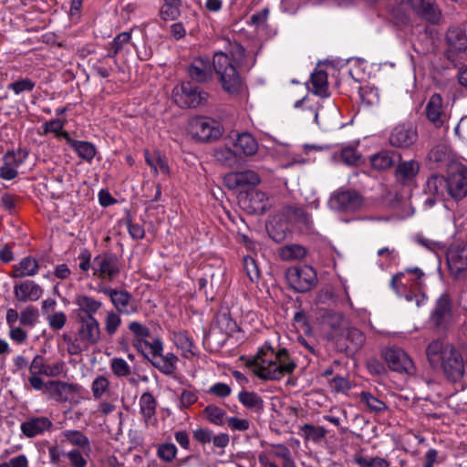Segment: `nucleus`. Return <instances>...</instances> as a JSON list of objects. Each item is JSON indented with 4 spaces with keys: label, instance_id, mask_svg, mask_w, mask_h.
<instances>
[{
    "label": "nucleus",
    "instance_id": "40",
    "mask_svg": "<svg viewBox=\"0 0 467 467\" xmlns=\"http://www.w3.org/2000/svg\"><path fill=\"white\" fill-rule=\"evenodd\" d=\"M140 410L144 420L147 422L156 413L157 400L150 392H144L140 398Z\"/></svg>",
    "mask_w": 467,
    "mask_h": 467
},
{
    "label": "nucleus",
    "instance_id": "12",
    "mask_svg": "<svg viewBox=\"0 0 467 467\" xmlns=\"http://www.w3.org/2000/svg\"><path fill=\"white\" fill-rule=\"evenodd\" d=\"M448 196L455 201H460L467 196V168L462 164H454L449 167Z\"/></svg>",
    "mask_w": 467,
    "mask_h": 467
},
{
    "label": "nucleus",
    "instance_id": "48",
    "mask_svg": "<svg viewBox=\"0 0 467 467\" xmlns=\"http://www.w3.org/2000/svg\"><path fill=\"white\" fill-rule=\"evenodd\" d=\"M203 414L205 415L207 420L213 424L222 426L225 423L224 419L226 420V412L224 410L219 408L216 405H208L203 410Z\"/></svg>",
    "mask_w": 467,
    "mask_h": 467
},
{
    "label": "nucleus",
    "instance_id": "24",
    "mask_svg": "<svg viewBox=\"0 0 467 467\" xmlns=\"http://www.w3.org/2000/svg\"><path fill=\"white\" fill-rule=\"evenodd\" d=\"M43 294V289L32 280L17 283L14 286V295L19 302L37 301Z\"/></svg>",
    "mask_w": 467,
    "mask_h": 467
},
{
    "label": "nucleus",
    "instance_id": "55",
    "mask_svg": "<svg viewBox=\"0 0 467 467\" xmlns=\"http://www.w3.org/2000/svg\"><path fill=\"white\" fill-rule=\"evenodd\" d=\"M34 88L35 82L29 78L17 80L16 82L10 83L7 86V88L13 90L16 95L25 91L30 92L34 89Z\"/></svg>",
    "mask_w": 467,
    "mask_h": 467
},
{
    "label": "nucleus",
    "instance_id": "31",
    "mask_svg": "<svg viewBox=\"0 0 467 467\" xmlns=\"http://www.w3.org/2000/svg\"><path fill=\"white\" fill-rule=\"evenodd\" d=\"M13 267L15 272L10 275L11 277H26L36 275L38 272L39 265L35 258L26 256Z\"/></svg>",
    "mask_w": 467,
    "mask_h": 467
},
{
    "label": "nucleus",
    "instance_id": "27",
    "mask_svg": "<svg viewBox=\"0 0 467 467\" xmlns=\"http://www.w3.org/2000/svg\"><path fill=\"white\" fill-rule=\"evenodd\" d=\"M400 159V154L398 152L381 150L370 157V165L375 171H383L391 168Z\"/></svg>",
    "mask_w": 467,
    "mask_h": 467
},
{
    "label": "nucleus",
    "instance_id": "46",
    "mask_svg": "<svg viewBox=\"0 0 467 467\" xmlns=\"http://www.w3.org/2000/svg\"><path fill=\"white\" fill-rule=\"evenodd\" d=\"M109 368L117 378H127L131 374V367L122 358H113L109 361Z\"/></svg>",
    "mask_w": 467,
    "mask_h": 467
},
{
    "label": "nucleus",
    "instance_id": "21",
    "mask_svg": "<svg viewBox=\"0 0 467 467\" xmlns=\"http://www.w3.org/2000/svg\"><path fill=\"white\" fill-rule=\"evenodd\" d=\"M64 369L65 362L63 360L47 363L44 357L40 355L35 356L29 366L30 373L41 374L50 378L60 376Z\"/></svg>",
    "mask_w": 467,
    "mask_h": 467
},
{
    "label": "nucleus",
    "instance_id": "59",
    "mask_svg": "<svg viewBox=\"0 0 467 467\" xmlns=\"http://www.w3.org/2000/svg\"><path fill=\"white\" fill-rule=\"evenodd\" d=\"M129 330L133 334L134 338L150 337V330L145 325L138 321H131L128 325Z\"/></svg>",
    "mask_w": 467,
    "mask_h": 467
},
{
    "label": "nucleus",
    "instance_id": "60",
    "mask_svg": "<svg viewBox=\"0 0 467 467\" xmlns=\"http://www.w3.org/2000/svg\"><path fill=\"white\" fill-rule=\"evenodd\" d=\"M405 274H410L412 275V277L409 280L411 282V286L416 289V290H420L422 285H423V277H424V273L422 272L421 269L418 268V267H414V268H407L404 272Z\"/></svg>",
    "mask_w": 467,
    "mask_h": 467
},
{
    "label": "nucleus",
    "instance_id": "39",
    "mask_svg": "<svg viewBox=\"0 0 467 467\" xmlns=\"http://www.w3.org/2000/svg\"><path fill=\"white\" fill-rule=\"evenodd\" d=\"M359 398L360 402L366 406L367 410L370 413L379 414L388 410V406L383 400H379L368 391H362L359 394Z\"/></svg>",
    "mask_w": 467,
    "mask_h": 467
},
{
    "label": "nucleus",
    "instance_id": "5",
    "mask_svg": "<svg viewBox=\"0 0 467 467\" xmlns=\"http://www.w3.org/2000/svg\"><path fill=\"white\" fill-rule=\"evenodd\" d=\"M78 328L75 337L64 334L67 351L70 356H77L87 351L91 346L99 342L101 337L100 324L97 318H77Z\"/></svg>",
    "mask_w": 467,
    "mask_h": 467
},
{
    "label": "nucleus",
    "instance_id": "45",
    "mask_svg": "<svg viewBox=\"0 0 467 467\" xmlns=\"http://www.w3.org/2000/svg\"><path fill=\"white\" fill-rule=\"evenodd\" d=\"M161 16L164 20H174L180 16L181 0H163Z\"/></svg>",
    "mask_w": 467,
    "mask_h": 467
},
{
    "label": "nucleus",
    "instance_id": "41",
    "mask_svg": "<svg viewBox=\"0 0 467 467\" xmlns=\"http://www.w3.org/2000/svg\"><path fill=\"white\" fill-rule=\"evenodd\" d=\"M327 430L322 426H315L306 423L300 427L299 435L306 441H312L314 442L321 441L327 435Z\"/></svg>",
    "mask_w": 467,
    "mask_h": 467
},
{
    "label": "nucleus",
    "instance_id": "49",
    "mask_svg": "<svg viewBox=\"0 0 467 467\" xmlns=\"http://www.w3.org/2000/svg\"><path fill=\"white\" fill-rule=\"evenodd\" d=\"M109 380L107 377L100 375L95 378L91 383V391L95 400L101 399L109 389Z\"/></svg>",
    "mask_w": 467,
    "mask_h": 467
},
{
    "label": "nucleus",
    "instance_id": "7",
    "mask_svg": "<svg viewBox=\"0 0 467 467\" xmlns=\"http://www.w3.org/2000/svg\"><path fill=\"white\" fill-rule=\"evenodd\" d=\"M285 278L290 288L298 293L308 292L317 284V273L309 265H295L287 268Z\"/></svg>",
    "mask_w": 467,
    "mask_h": 467
},
{
    "label": "nucleus",
    "instance_id": "37",
    "mask_svg": "<svg viewBox=\"0 0 467 467\" xmlns=\"http://www.w3.org/2000/svg\"><path fill=\"white\" fill-rule=\"evenodd\" d=\"M306 254V248L297 244L284 245L278 249V255L283 261L301 260Z\"/></svg>",
    "mask_w": 467,
    "mask_h": 467
},
{
    "label": "nucleus",
    "instance_id": "47",
    "mask_svg": "<svg viewBox=\"0 0 467 467\" xmlns=\"http://www.w3.org/2000/svg\"><path fill=\"white\" fill-rule=\"evenodd\" d=\"M39 317L38 309L33 306H27L20 312L19 324L26 327H34Z\"/></svg>",
    "mask_w": 467,
    "mask_h": 467
},
{
    "label": "nucleus",
    "instance_id": "11",
    "mask_svg": "<svg viewBox=\"0 0 467 467\" xmlns=\"http://www.w3.org/2000/svg\"><path fill=\"white\" fill-rule=\"evenodd\" d=\"M189 132L194 140L208 142L218 140L223 134V130L214 119L199 116L190 121Z\"/></svg>",
    "mask_w": 467,
    "mask_h": 467
},
{
    "label": "nucleus",
    "instance_id": "19",
    "mask_svg": "<svg viewBox=\"0 0 467 467\" xmlns=\"http://www.w3.org/2000/svg\"><path fill=\"white\" fill-rule=\"evenodd\" d=\"M52 428V420L45 416H30L20 425L21 432L29 439L51 431Z\"/></svg>",
    "mask_w": 467,
    "mask_h": 467
},
{
    "label": "nucleus",
    "instance_id": "36",
    "mask_svg": "<svg viewBox=\"0 0 467 467\" xmlns=\"http://www.w3.org/2000/svg\"><path fill=\"white\" fill-rule=\"evenodd\" d=\"M145 161L151 168L152 173L156 176L159 172L169 174L170 169L167 159L162 157L159 152L152 155L148 150L144 151Z\"/></svg>",
    "mask_w": 467,
    "mask_h": 467
},
{
    "label": "nucleus",
    "instance_id": "50",
    "mask_svg": "<svg viewBox=\"0 0 467 467\" xmlns=\"http://www.w3.org/2000/svg\"><path fill=\"white\" fill-rule=\"evenodd\" d=\"M177 447L171 442H164L158 446L157 456L164 462H171L177 455Z\"/></svg>",
    "mask_w": 467,
    "mask_h": 467
},
{
    "label": "nucleus",
    "instance_id": "64",
    "mask_svg": "<svg viewBox=\"0 0 467 467\" xmlns=\"http://www.w3.org/2000/svg\"><path fill=\"white\" fill-rule=\"evenodd\" d=\"M49 327L54 330H60L67 322V316L64 312L59 311L50 315L47 318Z\"/></svg>",
    "mask_w": 467,
    "mask_h": 467
},
{
    "label": "nucleus",
    "instance_id": "56",
    "mask_svg": "<svg viewBox=\"0 0 467 467\" xmlns=\"http://www.w3.org/2000/svg\"><path fill=\"white\" fill-rule=\"evenodd\" d=\"M356 462L359 467H389V464L387 460L380 457L368 458L358 457L356 459Z\"/></svg>",
    "mask_w": 467,
    "mask_h": 467
},
{
    "label": "nucleus",
    "instance_id": "54",
    "mask_svg": "<svg viewBox=\"0 0 467 467\" xmlns=\"http://www.w3.org/2000/svg\"><path fill=\"white\" fill-rule=\"evenodd\" d=\"M9 338L17 345L25 344L28 339L27 331L20 326L8 327Z\"/></svg>",
    "mask_w": 467,
    "mask_h": 467
},
{
    "label": "nucleus",
    "instance_id": "53",
    "mask_svg": "<svg viewBox=\"0 0 467 467\" xmlns=\"http://www.w3.org/2000/svg\"><path fill=\"white\" fill-rule=\"evenodd\" d=\"M285 212L289 219L308 225L311 222L309 215L303 208L289 206L285 208Z\"/></svg>",
    "mask_w": 467,
    "mask_h": 467
},
{
    "label": "nucleus",
    "instance_id": "44",
    "mask_svg": "<svg viewBox=\"0 0 467 467\" xmlns=\"http://www.w3.org/2000/svg\"><path fill=\"white\" fill-rule=\"evenodd\" d=\"M121 315L115 312L114 310H108L104 318V330L109 337L114 336L119 328L122 320Z\"/></svg>",
    "mask_w": 467,
    "mask_h": 467
},
{
    "label": "nucleus",
    "instance_id": "28",
    "mask_svg": "<svg viewBox=\"0 0 467 467\" xmlns=\"http://www.w3.org/2000/svg\"><path fill=\"white\" fill-rule=\"evenodd\" d=\"M189 77L197 82H206L212 78V69L208 60L195 58L188 67Z\"/></svg>",
    "mask_w": 467,
    "mask_h": 467
},
{
    "label": "nucleus",
    "instance_id": "10",
    "mask_svg": "<svg viewBox=\"0 0 467 467\" xmlns=\"http://www.w3.org/2000/svg\"><path fill=\"white\" fill-rule=\"evenodd\" d=\"M120 266V262L115 254L104 252L93 258L92 275L94 277L110 282L119 275Z\"/></svg>",
    "mask_w": 467,
    "mask_h": 467
},
{
    "label": "nucleus",
    "instance_id": "34",
    "mask_svg": "<svg viewBox=\"0 0 467 467\" xmlns=\"http://www.w3.org/2000/svg\"><path fill=\"white\" fill-rule=\"evenodd\" d=\"M61 435L71 445L88 452L90 451L89 440L82 431L78 430H66L62 431Z\"/></svg>",
    "mask_w": 467,
    "mask_h": 467
},
{
    "label": "nucleus",
    "instance_id": "38",
    "mask_svg": "<svg viewBox=\"0 0 467 467\" xmlns=\"http://www.w3.org/2000/svg\"><path fill=\"white\" fill-rule=\"evenodd\" d=\"M248 201L250 202V206L248 208L252 213H265L269 208L266 194L259 190H254L249 192Z\"/></svg>",
    "mask_w": 467,
    "mask_h": 467
},
{
    "label": "nucleus",
    "instance_id": "35",
    "mask_svg": "<svg viewBox=\"0 0 467 467\" xmlns=\"http://www.w3.org/2000/svg\"><path fill=\"white\" fill-rule=\"evenodd\" d=\"M238 400L248 410L257 413H261L264 410L263 399L254 391H241L238 394Z\"/></svg>",
    "mask_w": 467,
    "mask_h": 467
},
{
    "label": "nucleus",
    "instance_id": "22",
    "mask_svg": "<svg viewBox=\"0 0 467 467\" xmlns=\"http://www.w3.org/2000/svg\"><path fill=\"white\" fill-rule=\"evenodd\" d=\"M397 162L395 170L396 181L403 185L412 183L420 171V162L415 160L401 161V158L397 160Z\"/></svg>",
    "mask_w": 467,
    "mask_h": 467
},
{
    "label": "nucleus",
    "instance_id": "33",
    "mask_svg": "<svg viewBox=\"0 0 467 467\" xmlns=\"http://www.w3.org/2000/svg\"><path fill=\"white\" fill-rule=\"evenodd\" d=\"M171 339L177 348L182 350V355L185 358H191L193 355V342L186 331L173 332Z\"/></svg>",
    "mask_w": 467,
    "mask_h": 467
},
{
    "label": "nucleus",
    "instance_id": "63",
    "mask_svg": "<svg viewBox=\"0 0 467 467\" xmlns=\"http://www.w3.org/2000/svg\"><path fill=\"white\" fill-rule=\"evenodd\" d=\"M340 157L342 161L347 165H355L360 158V155L355 148L346 147L342 149Z\"/></svg>",
    "mask_w": 467,
    "mask_h": 467
},
{
    "label": "nucleus",
    "instance_id": "61",
    "mask_svg": "<svg viewBox=\"0 0 467 467\" xmlns=\"http://www.w3.org/2000/svg\"><path fill=\"white\" fill-rule=\"evenodd\" d=\"M66 457L68 459L69 463L72 467H86L88 464L87 460L79 450L73 449L66 453Z\"/></svg>",
    "mask_w": 467,
    "mask_h": 467
},
{
    "label": "nucleus",
    "instance_id": "14",
    "mask_svg": "<svg viewBox=\"0 0 467 467\" xmlns=\"http://www.w3.org/2000/svg\"><path fill=\"white\" fill-rule=\"evenodd\" d=\"M362 197L351 190H339L335 192L328 202L331 209L337 212H354L361 207Z\"/></svg>",
    "mask_w": 467,
    "mask_h": 467
},
{
    "label": "nucleus",
    "instance_id": "62",
    "mask_svg": "<svg viewBox=\"0 0 467 467\" xmlns=\"http://www.w3.org/2000/svg\"><path fill=\"white\" fill-rule=\"evenodd\" d=\"M225 423L232 431H245L250 427L248 420L236 417L226 418Z\"/></svg>",
    "mask_w": 467,
    "mask_h": 467
},
{
    "label": "nucleus",
    "instance_id": "2",
    "mask_svg": "<svg viewBox=\"0 0 467 467\" xmlns=\"http://www.w3.org/2000/svg\"><path fill=\"white\" fill-rule=\"evenodd\" d=\"M426 356L433 368H441L451 382H461L465 374V362L461 352L451 344L437 339L426 349Z\"/></svg>",
    "mask_w": 467,
    "mask_h": 467
},
{
    "label": "nucleus",
    "instance_id": "42",
    "mask_svg": "<svg viewBox=\"0 0 467 467\" xmlns=\"http://www.w3.org/2000/svg\"><path fill=\"white\" fill-rule=\"evenodd\" d=\"M213 156L217 161L229 168H234L239 163V158L236 152L228 147L216 149Z\"/></svg>",
    "mask_w": 467,
    "mask_h": 467
},
{
    "label": "nucleus",
    "instance_id": "58",
    "mask_svg": "<svg viewBox=\"0 0 467 467\" xmlns=\"http://www.w3.org/2000/svg\"><path fill=\"white\" fill-rule=\"evenodd\" d=\"M40 374L30 373V377L28 378V382L36 390L42 391L44 394L48 396L49 393V384L51 380L44 381L43 379L39 377Z\"/></svg>",
    "mask_w": 467,
    "mask_h": 467
},
{
    "label": "nucleus",
    "instance_id": "52",
    "mask_svg": "<svg viewBox=\"0 0 467 467\" xmlns=\"http://www.w3.org/2000/svg\"><path fill=\"white\" fill-rule=\"evenodd\" d=\"M64 125H65V120H62L60 119H55L47 121L43 126L44 131H43L42 135H46L48 132H52L55 134V136L57 138H63L65 140L64 134H68V132L62 130Z\"/></svg>",
    "mask_w": 467,
    "mask_h": 467
},
{
    "label": "nucleus",
    "instance_id": "1",
    "mask_svg": "<svg viewBox=\"0 0 467 467\" xmlns=\"http://www.w3.org/2000/svg\"><path fill=\"white\" fill-rule=\"evenodd\" d=\"M246 365L254 375L264 380H280L285 375L293 373L296 368V361L285 348L275 352L269 344L263 346Z\"/></svg>",
    "mask_w": 467,
    "mask_h": 467
},
{
    "label": "nucleus",
    "instance_id": "51",
    "mask_svg": "<svg viewBox=\"0 0 467 467\" xmlns=\"http://www.w3.org/2000/svg\"><path fill=\"white\" fill-rule=\"evenodd\" d=\"M244 270L252 283H257L260 278V271L255 260L250 256H244Z\"/></svg>",
    "mask_w": 467,
    "mask_h": 467
},
{
    "label": "nucleus",
    "instance_id": "13",
    "mask_svg": "<svg viewBox=\"0 0 467 467\" xmlns=\"http://www.w3.org/2000/svg\"><path fill=\"white\" fill-rule=\"evenodd\" d=\"M382 356L390 369L409 375L415 373L413 361L403 349L400 348H387L382 351Z\"/></svg>",
    "mask_w": 467,
    "mask_h": 467
},
{
    "label": "nucleus",
    "instance_id": "32",
    "mask_svg": "<svg viewBox=\"0 0 467 467\" xmlns=\"http://www.w3.org/2000/svg\"><path fill=\"white\" fill-rule=\"evenodd\" d=\"M311 91L314 94L321 98L329 96L327 74L324 70H317L311 75Z\"/></svg>",
    "mask_w": 467,
    "mask_h": 467
},
{
    "label": "nucleus",
    "instance_id": "30",
    "mask_svg": "<svg viewBox=\"0 0 467 467\" xmlns=\"http://www.w3.org/2000/svg\"><path fill=\"white\" fill-rule=\"evenodd\" d=\"M234 146L245 156H253L258 150L256 140L248 132L236 133Z\"/></svg>",
    "mask_w": 467,
    "mask_h": 467
},
{
    "label": "nucleus",
    "instance_id": "57",
    "mask_svg": "<svg viewBox=\"0 0 467 467\" xmlns=\"http://www.w3.org/2000/svg\"><path fill=\"white\" fill-rule=\"evenodd\" d=\"M241 187L255 186L260 182V177L253 171H244L238 172Z\"/></svg>",
    "mask_w": 467,
    "mask_h": 467
},
{
    "label": "nucleus",
    "instance_id": "4",
    "mask_svg": "<svg viewBox=\"0 0 467 467\" xmlns=\"http://www.w3.org/2000/svg\"><path fill=\"white\" fill-rule=\"evenodd\" d=\"M148 338H133L132 346L162 374L173 375L177 369L178 357L171 352L162 354L163 343L160 337H155L151 341Z\"/></svg>",
    "mask_w": 467,
    "mask_h": 467
},
{
    "label": "nucleus",
    "instance_id": "17",
    "mask_svg": "<svg viewBox=\"0 0 467 467\" xmlns=\"http://www.w3.org/2000/svg\"><path fill=\"white\" fill-rule=\"evenodd\" d=\"M425 114L427 119L436 128H441L447 123L449 116L440 94L431 96L425 107Z\"/></svg>",
    "mask_w": 467,
    "mask_h": 467
},
{
    "label": "nucleus",
    "instance_id": "3",
    "mask_svg": "<svg viewBox=\"0 0 467 467\" xmlns=\"http://www.w3.org/2000/svg\"><path fill=\"white\" fill-rule=\"evenodd\" d=\"M230 57L226 53L216 52L213 56V65L214 71L222 84L223 88L231 94H237L242 88V78L234 64L242 65L244 61V48L234 44L231 47Z\"/></svg>",
    "mask_w": 467,
    "mask_h": 467
},
{
    "label": "nucleus",
    "instance_id": "8",
    "mask_svg": "<svg viewBox=\"0 0 467 467\" xmlns=\"http://www.w3.org/2000/svg\"><path fill=\"white\" fill-rule=\"evenodd\" d=\"M99 291L109 298L114 311L119 315L132 316L139 312V303L137 299L126 289L102 286Z\"/></svg>",
    "mask_w": 467,
    "mask_h": 467
},
{
    "label": "nucleus",
    "instance_id": "20",
    "mask_svg": "<svg viewBox=\"0 0 467 467\" xmlns=\"http://www.w3.org/2000/svg\"><path fill=\"white\" fill-rule=\"evenodd\" d=\"M416 130L410 124L397 125L390 132L389 140L396 148H407L417 140Z\"/></svg>",
    "mask_w": 467,
    "mask_h": 467
},
{
    "label": "nucleus",
    "instance_id": "6",
    "mask_svg": "<svg viewBox=\"0 0 467 467\" xmlns=\"http://www.w3.org/2000/svg\"><path fill=\"white\" fill-rule=\"evenodd\" d=\"M171 98L180 108L190 109L204 105L208 94L192 82L184 81L173 88Z\"/></svg>",
    "mask_w": 467,
    "mask_h": 467
},
{
    "label": "nucleus",
    "instance_id": "23",
    "mask_svg": "<svg viewBox=\"0 0 467 467\" xmlns=\"http://www.w3.org/2000/svg\"><path fill=\"white\" fill-rule=\"evenodd\" d=\"M410 7L430 23H438L441 11L432 0H408Z\"/></svg>",
    "mask_w": 467,
    "mask_h": 467
},
{
    "label": "nucleus",
    "instance_id": "15",
    "mask_svg": "<svg viewBox=\"0 0 467 467\" xmlns=\"http://www.w3.org/2000/svg\"><path fill=\"white\" fill-rule=\"evenodd\" d=\"M450 273L454 276L467 271V245L463 243H452L446 254Z\"/></svg>",
    "mask_w": 467,
    "mask_h": 467
},
{
    "label": "nucleus",
    "instance_id": "18",
    "mask_svg": "<svg viewBox=\"0 0 467 467\" xmlns=\"http://www.w3.org/2000/svg\"><path fill=\"white\" fill-rule=\"evenodd\" d=\"M451 300L446 293L442 294L437 300L431 314V323L439 328H445L451 320Z\"/></svg>",
    "mask_w": 467,
    "mask_h": 467
},
{
    "label": "nucleus",
    "instance_id": "9",
    "mask_svg": "<svg viewBox=\"0 0 467 467\" xmlns=\"http://www.w3.org/2000/svg\"><path fill=\"white\" fill-rule=\"evenodd\" d=\"M83 388L78 383L62 380H51L48 398L58 403L78 405L83 400Z\"/></svg>",
    "mask_w": 467,
    "mask_h": 467
},
{
    "label": "nucleus",
    "instance_id": "43",
    "mask_svg": "<svg viewBox=\"0 0 467 467\" xmlns=\"http://www.w3.org/2000/svg\"><path fill=\"white\" fill-rule=\"evenodd\" d=\"M5 164L0 168V177L4 180L15 179L18 172L16 171L17 163L14 152H7L4 156Z\"/></svg>",
    "mask_w": 467,
    "mask_h": 467
},
{
    "label": "nucleus",
    "instance_id": "25",
    "mask_svg": "<svg viewBox=\"0 0 467 467\" xmlns=\"http://www.w3.org/2000/svg\"><path fill=\"white\" fill-rule=\"evenodd\" d=\"M446 43L449 47V57L451 54L465 52L467 50V36L460 26H451L446 33Z\"/></svg>",
    "mask_w": 467,
    "mask_h": 467
},
{
    "label": "nucleus",
    "instance_id": "16",
    "mask_svg": "<svg viewBox=\"0 0 467 467\" xmlns=\"http://www.w3.org/2000/svg\"><path fill=\"white\" fill-rule=\"evenodd\" d=\"M74 304L77 306L76 318H96V315L103 307V302L87 294H78L74 297Z\"/></svg>",
    "mask_w": 467,
    "mask_h": 467
},
{
    "label": "nucleus",
    "instance_id": "29",
    "mask_svg": "<svg viewBox=\"0 0 467 467\" xmlns=\"http://www.w3.org/2000/svg\"><path fill=\"white\" fill-rule=\"evenodd\" d=\"M67 143L77 152L79 158L90 162L96 153V147L93 143L84 140H77L70 138L69 134H64Z\"/></svg>",
    "mask_w": 467,
    "mask_h": 467
},
{
    "label": "nucleus",
    "instance_id": "26",
    "mask_svg": "<svg viewBox=\"0 0 467 467\" xmlns=\"http://www.w3.org/2000/svg\"><path fill=\"white\" fill-rule=\"evenodd\" d=\"M424 192L432 195L436 200H442L448 196L447 177L440 174L431 175L424 186Z\"/></svg>",
    "mask_w": 467,
    "mask_h": 467
}]
</instances>
